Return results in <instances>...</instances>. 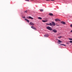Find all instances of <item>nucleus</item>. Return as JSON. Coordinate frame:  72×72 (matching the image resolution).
Masks as SVG:
<instances>
[{
    "instance_id": "9d476101",
    "label": "nucleus",
    "mask_w": 72,
    "mask_h": 72,
    "mask_svg": "<svg viewBox=\"0 0 72 72\" xmlns=\"http://www.w3.org/2000/svg\"><path fill=\"white\" fill-rule=\"evenodd\" d=\"M29 18V19H33V18L30 16L28 17Z\"/></svg>"
},
{
    "instance_id": "dca6fc26",
    "label": "nucleus",
    "mask_w": 72,
    "mask_h": 72,
    "mask_svg": "<svg viewBox=\"0 0 72 72\" xmlns=\"http://www.w3.org/2000/svg\"><path fill=\"white\" fill-rule=\"evenodd\" d=\"M60 45H63V46H66V45H65V44H60Z\"/></svg>"
},
{
    "instance_id": "aec40b11",
    "label": "nucleus",
    "mask_w": 72,
    "mask_h": 72,
    "mask_svg": "<svg viewBox=\"0 0 72 72\" xmlns=\"http://www.w3.org/2000/svg\"><path fill=\"white\" fill-rule=\"evenodd\" d=\"M69 40H72V39H70V38H69Z\"/></svg>"
},
{
    "instance_id": "4468645a",
    "label": "nucleus",
    "mask_w": 72,
    "mask_h": 72,
    "mask_svg": "<svg viewBox=\"0 0 72 72\" xmlns=\"http://www.w3.org/2000/svg\"><path fill=\"white\" fill-rule=\"evenodd\" d=\"M38 19H42L40 17H38Z\"/></svg>"
},
{
    "instance_id": "5701e85b",
    "label": "nucleus",
    "mask_w": 72,
    "mask_h": 72,
    "mask_svg": "<svg viewBox=\"0 0 72 72\" xmlns=\"http://www.w3.org/2000/svg\"><path fill=\"white\" fill-rule=\"evenodd\" d=\"M62 37L61 36H60V37H58V38H61Z\"/></svg>"
},
{
    "instance_id": "20e7f679",
    "label": "nucleus",
    "mask_w": 72,
    "mask_h": 72,
    "mask_svg": "<svg viewBox=\"0 0 72 72\" xmlns=\"http://www.w3.org/2000/svg\"><path fill=\"white\" fill-rule=\"evenodd\" d=\"M30 25H32V26H33V25H35V24L32 22H30Z\"/></svg>"
},
{
    "instance_id": "393cba45",
    "label": "nucleus",
    "mask_w": 72,
    "mask_h": 72,
    "mask_svg": "<svg viewBox=\"0 0 72 72\" xmlns=\"http://www.w3.org/2000/svg\"><path fill=\"white\" fill-rule=\"evenodd\" d=\"M55 0H51V1H54Z\"/></svg>"
},
{
    "instance_id": "ddd939ff",
    "label": "nucleus",
    "mask_w": 72,
    "mask_h": 72,
    "mask_svg": "<svg viewBox=\"0 0 72 72\" xmlns=\"http://www.w3.org/2000/svg\"><path fill=\"white\" fill-rule=\"evenodd\" d=\"M25 21H27V22H28L29 23V20L27 19H25Z\"/></svg>"
},
{
    "instance_id": "9b49d317",
    "label": "nucleus",
    "mask_w": 72,
    "mask_h": 72,
    "mask_svg": "<svg viewBox=\"0 0 72 72\" xmlns=\"http://www.w3.org/2000/svg\"><path fill=\"white\" fill-rule=\"evenodd\" d=\"M44 37H48L49 36V35L46 34L44 35Z\"/></svg>"
},
{
    "instance_id": "423d86ee",
    "label": "nucleus",
    "mask_w": 72,
    "mask_h": 72,
    "mask_svg": "<svg viewBox=\"0 0 72 72\" xmlns=\"http://www.w3.org/2000/svg\"><path fill=\"white\" fill-rule=\"evenodd\" d=\"M31 27L34 30H36V28L33 26H31Z\"/></svg>"
},
{
    "instance_id": "1a4fd4ad",
    "label": "nucleus",
    "mask_w": 72,
    "mask_h": 72,
    "mask_svg": "<svg viewBox=\"0 0 72 72\" xmlns=\"http://www.w3.org/2000/svg\"><path fill=\"white\" fill-rule=\"evenodd\" d=\"M49 15H50V16H53V14L52 13H49Z\"/></svg>"
},
{
    "instance_id": "f257e3e1",
    "label": "nucleus",
    "mask_w": 72,
    "mask_h": 72,
    "mask_svg": "<svg viewBox=\"0 0 72 72\" xmlns=\"http://www.w3.org/2000/svg\"><path fill=\"white\" fill-rule=\"evenodd\" d=\"M46 28H47V30H50V31H52L53 30V29H52V28L50 26L47 27Z\"/></svg>"
},
{
    "instance_id": "6e6552de",
    "label": "nucleus",
    "mask_w": 72,
    "mask_h": 72,
    "mask_svg": "<svg viewBox=\"0 0 72 72\" xmlns=\"http://www.w3.org/2000/svg\"><path fill=\"white\" fill-rule=\"evenodd\" d=\"M42 22H48V20H46V21L42 20Z\"/></svg>"
},
{
    "instance_id": "412c9836",
    "label": "nucleus",
    "mask_w": 72,
    "mask_h": 72,
    "mask_svg": "<svg viewBox=\"0 0 72 72\" xmlns=\"http://www.w3.org/2000/svg\"><path fill=\"white\" fill-rule=\"evenodd\" d=\"M56 25L57 26H59V25H57V24H56Z\"/></svg>"
},
{
    "instance_id": "a878e982",
    "label": "nucleus",
    "mask_w": 72,
    "mask_h": 72,
    "mask_svg": "<svg viewBox=\"0 0 72 72\" xmlns=\"http://www.w3.org/2000/svg\"><path fill=\"white\" fill-rule=\"evenodd\" d=\"M46 0L47 1H50V0Z\"/></svg>"
},
{
    "instance_id": "a211bd4d",
    "label": "nucleus",
    "mask_w": 72,
    "mask_h": 72,
    "mask_svg": "<svg viewBox=\"0 0 72 72\" xmlns=\"http://www.w3.org/2000/svg\"><path fill=\"white\" fill-rule=\"evenodd\" d=\"M24 13H27V11L26 10V11H24Z\"/></svg>"
},
{
    "instance_id": "b1692460",
    "label": "nucleus",
    "mask_w": 72,
    "mask_h": 72,
    "mask_svg": "<svg viewBox=\"0 0 72 72\" xmlns=\"http://www.w3.org/2000/svg\"><path fill=\"white\" fill-rule=\"evenodd\" d=\"M70 26H71V27H72V24H71V25H70Z\"/></svg>"
},
{
    "instance_id": "f8f14e48",
    "label": "nucleus",
    "mask_w": 72,
    "mask_h": 72,
    "mask_svg": "<svg viewBox=\"0 0 72 72\" xmlns=\"http://www.w3.org/2000/svg\"><path fill=\"white\" fill-rule=\"evenodd\" d=\"M55 21H60V20L58 19H55Z\"/></svg>"
},
{
    "instance_id": "4be33fe9",
    "label": "nucleus",
    "mask_w": 72,
    "mask_h": 72,
    "mask_svg": "<svg viewBox=\"0 0 72 72\" xmlns=\"http://www.w3.org/2000/svg\"><path fill=\"white\" fill-rule=\"evenodd\" d=\"M25 1H29V0H25Z\"/></svg>"
},
{
    "instance_id": "f03ea898",
    "label": "nucleus",
    "mask_w": 72,
    "mask_h": 72,
    "mask_svg": "<svg viewBox=\"0 0 72 72\" xmlns=\"http://www.w3.org/2000/svg\"><path fill=\"white\" fill-rule=\"evenodd\" d=\"M52 31L53 32H54L55 33H56L57 32V30H56L55 29H54L52 30Z\"/></svg>"
},
{
    "instance_id": "f3484780",
    "label": "nucleus",
    "mask_w": 72,
    "mask_h": 72,
    "mask_svg": "<svg viewBox=\"0 0 72 72\" xmlns=\"http://www.w3.org/2000/svg\"><path fill=\"white\" fill-rule=\"evenodd\" d=\"M40 11H41V12H43V10L42 9H40Z\"/></svg>"
},
{
    "instance_id": "2eb2a0df",
    "label": "nucleus",
    "mask_w": 72,
    "mask_h": 72,
    "mask_svg": "<svg viewBox=\"0 0 72 72\" xmlns=\"http://www.w3.org/2000/svg\"><path fill=\"white\" fill-rule=\"evenodd\" d=\"M58 42H59L60 43V42H62L60 41V40H58Z\"/></svg>"
},
{
    "instance_id": "6ab92c4d",
    "label": "nucleus",
    "mask_w": 72,
    "mask_h": 72,
    "mask_svg": "<svg viewBox=\"0 0 72 72\" xmlns=\"http://www.w3.org/2000/svg\"><path fill=\"white\" fill-rule=\"evenodd\" d=\"M70 43H72V41H70L69 42Z\"/></svg>"
},
{
    "instance_id": "39448f33",
    "label": "nucleus",
    "mask_w": 72,
    "mask_h": 72,
    "mask_svg": "<svg viewBox=\"0 0 72 72\" xmlns=\"http://www.w3.org/2000/svg\"><path fill=\"white\" fill-rule=\"evenodd\" d=\"M52 24V26H55V22L53 21H52L51 22Z\"/></svg>"
},
{
    "instance_id": "7ed1b4c3",
    "label": "nucleus",
    "mask_w": 72,
    "mask_h": 72,
    "mask_svg": "<svg viewBox=\"0 0 72 72\" xmlns=\"http://www.w3.org/2000/svg\"><path fill=\"white\" fill-rule=\"evenodd\" d=\"M46 25H50L51 26H53V24L51 23H50V24H46Z\"/></svg>"
},
{
    "instance_id": "0eeeda50",
    "label": "nucleus",
    "mask_w": 72,
    "mask_h": 72,
    "mask_svg": "<svg viewBox=\"0 0 72 72\" xmlns=\"http://www.w3.org/2000/svg\"><path fill=\"white\" fill-rule=\"evenodd\" d=\"M61 23H62V24H66V22H65L64 21H61Z\"/></svg>"
}]
</instances>
